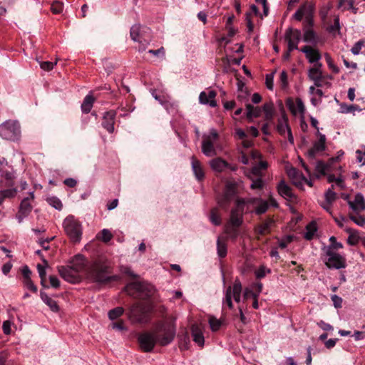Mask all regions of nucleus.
<instances>
[{"instance_id":"f257e3e1","label":"nucleus","mask_w":365,"mask_h":365,"mask_svg":"<svg viewBox=\"0 0 365 365\" xmlns=\"http://www.w3.org/2000/svg\"><path fill=\"white\" fill-rule=\"evenodd\" d=\"M110 267L106 262L96 260L90 267L87 272V278L93 282L107 283L120 279L118 275H110Z\"/></svg>"},{"instance_id":"f03ea898","label":"nucleus","mask_w":365,"mask_h":365,"mask_svg":"<svg viewBox=\"0 0 365 365\" xmlns=\"http://www.w3.org/2000/svg\"><path fill=\"white\" fill-rule=\"evenodd\" d=\"M153 312V302H139L130 307L128 317L133 323L145 324L151 321Z\"/></svg>"},{"instance_id":"7ed1b4c3","label":"nucleus","mask_w":365,"mask_h":365,"mask_svg":"<svg viewBox=\"0 0 365 365\" xmlns=\"http://www.w3.org/2000/svg\"><path fill=\"white\" fill-rule=\"evenodd\" d=\"M127 294L140 302H153L152 297L155 293L153 286L146 282H134L128 284L125 287Z\"/></svg>"},{"instance_id":"20e7f679","label":"nucleus","mask_w":365,"mask_h":365,"mask_svg":"<svg viewBox=\"0 0 365 365\" xmlns=\"http://www.w3.org/2000/svg\"><path fill=\"white\" fill-rule=\"evenodd\" d=\"M222 150L223 147L220 143V135L216 129L210 128L208 133L202 135V153L205 156H216Z\"/></svg>"},{"instance_id":"39448f33","label":"nucleus","mask_w":365,"mask_h":365,"mask_svg":"<svg viewBox=\"0 0 365 365\" xmlns=\"http://www.w3.org/2000/svg\"><path fill=\"white\" fill-rule=\"evenodd\" d=\"M65 232L73 242H79L82 236L81 222L73 215L67 216L63 222Z\"/></svg>"},{"instance_id":"423d86ee","label":"nucleus","mask_w":365,"mask_h":365,"mask_svg":"<svg viewBox=\"0 0 365 365\" xmlns=\"http://www.w3.org/2000/svg\"><path fill=\"white\" fill-rule=\"evenodd\" d=\"M21 135L20 125L16 120H8L0 125V135L2 138L15 141Z\"/></svg>"},{"instance_id":"0eeeda50","label":"nucleus","mask_w":365,"mask_h":365,"mask_svg":"<svg viewBox=\"0 0 365 365\" xmlns=\"http://www.w3.org/2000/svg\"><path fill=\"white\" fill-rule=\"evenodd\" d=\"M324 252V263L328 268L340 269L346 267V258L333 250L331 247H326Z\"/></svg>"},{"instance_id":"6e6552de","label":"nucleus","mask_w":365,"mask_h":365,"mask_svg":"<svg viewBox=\"0 0 365 365\" xmlns=\"http://www.w3.org/2000/svg\"><path fill=\"white\" fill-rule=\"evenodd\" d=\"M175 336V318L173 316L166 317L161 321V346L170 344Z\"/></svg>"},{"instance_id":"1a4fd4ad","label":"nucleus","mask_w":365,"mask_h":365,"mask_svg":"<svg viewBox=\"0 0 365 365\" xmlns=\"http://www.w3.org/2000/svg\"><path fill=\"white\" fill-rule=\"evenodd\" d=\"M159 338L157 331H145L138 336V342L140 350L144 352H151Z\"/></svg>"},{"instance_id":"9d476101","label":"nucleus","mask_w":365,"mask_h":365,"mask_svg":"<svg viewBox=\"0 0 365 365\" xmlns=\"http://www.w3.org/2000/svg\"><path fill=\"white\" fill-rule=\"evenodd\" d=\"M247 202L243 198H237L235 201V206L230 212L228 223L234 226L240 227L243 222V215L245 206Z\"/></svg>"},{"instance_id":"9b49d317","label":"nucleus","mask_w":365,"mask_h":365,"mask_svg":"<svg viewBox=\"0 0 365 365\" xmlns=\"http://www.w3.org/2000/svg\"><path fill=\"white\" fill-rule=\"evenodd\" d=\"M242 289V287L241 282L240 280L236 279L232 287L229 286L227 288L225 296L222 302L223 305L226 304L230 309H232L233 304L232 298L233 297L236 302H240Z\"/></svg>"},{"instance_id":"f8f14e48","label":"nucleus","mask_w":365,"mask_h":365,"mask_svg":"<svg viewBox=\"0 0 365 365\" xmlns=\"http://www.w3.org/2000/svg\"><path fill=\"white\" fill-rule=\"evenodd\" d=\"M34 199V192H30L29 193V196L24 197L19 205V211L16 215V218L18 220L19 223H21L23 220L29 216L32 210V205L31 204V201Z\"/></svg>"},{"instance_id":"ddd939ff","label":"nucleus","mask_w":365,"mask_h":365,"mask_svg":"<svg viewBox=\"0 0 365 365\" xmlns=\"http://www.w3.org/2000/svg\"><path fill=\"white\" fill-rule=\"evenodd\" d=\"M94 262L95 261L88 264L87 259L83 255H76L71 260V264L69 266H71L80 274L81 273H84L87 276L88 270Z\"/></svg>"},{"instance_id":"4468645a","label":"nucleus","mask_w":365,"mask_h":365,"mask_svg":"<svg viewBox=\"0 0 365 365\" xmlns=\"http://www.w3.org/2000/svg\"><path fill=\"white\" fill-rule=\"evenodd\" d=\"M58 271L61 277L70 283L76 284L81 281V274L69 265L58 267Z\"/></svg>"},{"instance_id":"2eb2a0df","label":"nucleus","mask_w":365,"mask_h":365,"mask_svg":"<svg viewBox=\"0 0 365 365\" xmlns=\"http://www.w3.org/2000/svg\"><path fill=\"white\" fill-rule=\"evenodd\" d=\"M302 37L301 31L298 29L289 28L287 29L284 34V39L288 43L289 51H293L298 48V43Z\"/></svg>"},{"instance_id":"dca6fc26","label":"nucleus","mask_w":365,"mask_h":365,"mask_svg":"<svg viewBox=\"0 0 365 365\" xmlns=\"http://www.w3.org/2000/svg\"><path fill=\"white\" fill-rule=\"evenodd\" d=\"M235 195L234 185L232 183L227 184L224 194L217 200L218 205L223 209H227Z\"/></svg>"},{"instance_id":"f3484780","label":"nucleus","mask_w":365,"mask_h":365,"mask_svg":"<svg viewBox=\"0 0 365 365\" xmlns=\"http://www.w3.org/2000/svg\"><path fill=\"white\" fill-rule=\"evenodd\" d=\"M247 203L251 204L255 207V212L257 215L265 213L269 208L268 201L261 197H252L246 200Z\"/></svg>"},{"instance_id":"a211bd4d","label":"nucleus","mask_w":365,"mask_h":365,"mask_svg":"<svg viewBox=\"0 0 365 365\" xmlns=\"http://www.w3.org/2000/svg\"><path fill=\"white\" fill-rule=\"evenodd\" d=\"M317 135L319 137L318 140L314 143L313 147L307 152V156L312 159H314L315 158L316 154L317 153L324 151L326 148L325 135L319 133V130L317 131Z\"/></svg>"},{"instance_id":"6ab92c4d","label":"nucleus","mask_w":365,"mask_h":365,"mask_svg":"<svg viewBox=\"0 0 365 365\" xmlns=\"http://www.w3.org/2000/svg\"><path fill=\"white\" fill-rule=\"evenodd\" d=\"M116 112L110 110L104 113L102 120V126L109 133L114 132V125L115 120Z\"/></svg>"},{"instance_id":"aec40b11","label":"nucleus","mask_w":365,"mask_h":365,"mask_svg":"<svg viewBox=\"0 0 365 365\" xmlns=\"http://www.w3.org/2000/svg\"><path fill=\"white\" fill-rule=\"evenodd\" d=\"M312 7L310 5H302L293 15V17L297 20L301 21L303 16H306V21L309 25L312 24Z\"/></svg>"},{"instance_id":"412c9836","label":"nucleus","mask_w":365,"mask_h":365,"mask_svg":"<svg viewBox=\"0 0 365 365\" xmlns=\"http://www.w3.org/2000/svg\"><path fill=\"white\" fill-rule=\"evenodd\" d=\"M287 106L291 113L294 115H296L297 113H299L302 115L304 114L305 106L301 98H297L295 102H294L292 99H289L287 101Z\"/></svg>"},{"instance_id":"4be33fe9","label":"nucleus","mask_w":365,"mask_h":365,"mask_svg":"<svg viewBox=\"0 0 365 365\" xmlns=\"http://www.w3.org/2000/svg\"><path fill=\"white\" fill-rule=\"evenodd\" d=\"M216 95L215 91H209L208 93L202 91L199 96V102L201 104H209L212 108L216 107L217 103L215 100Z\"/></svg>"},{"instance_id":"5701e85b","label":"nucleus","mask_w":365,"mask_h":365,"mask_svg":"<svg viewBox=\"0 0 365 365\" xmlns=\"http://www.w3.org/2000/svg\"><path fill=\"white\" fill-rule=\"evenodd\" d=\"M274 224V221L272 218H267L261 224L255 228V232L257 235H264L271 232L272 227Z\"/></svg>"},{"instance_id":"b1692460","label":"nucleus","mask_w":365,"mask_h":365,"mask_svg":"<svg viewBox=\"0 0 365 365\" xmlns=\"http://www.w3.org/2000/svg\"><path fill=\"white\" fill-rule=\"evenodd\" d=\"M300 51L305 54L306 58L311 63H317L318 61L321 58V55L319 51L311 46H305L302 47Z\"/></svg>"},{"instance_id":"393cba45","label":"nucleus","mask_w":365,"mask_h":365,"mask_svg":"<svg viewBox=\"0 0 365 365\" xmlns=\"http://www.w3.org/2000/svg\"><path fill=\"white\" fill-rule=\"evenodd\" d=\"M349 207L356 212L365 210V201L362 194L357 193L353 201L349 200Z\"/></svg>"},{"instance_id":"a878e982","label":"nucleus","mask_w":365,"mask_h":365,"mask_svg":"<svg viewBox=\"0 0 365 365\" xmlns=\"http://www.w3.org/2000/svg\"><path fill=\"white\" fill-rule=\"evenodd\" d=\"M192 340L200 346H203L205 338L202 327L198 324H192L191 327Z\"/></svg>"},{"instance_id":"bb28decb","label":"nucleus","mask_w":365,"mask_h":365,"mask_svg":"<svg viewBox=\"0 0 365 365\" xmlns=\"http://www.w3.org/2000/svg\"><path fill=\"white\" fill-rule=\"evenodd\" d=\"M145 29L142 27L140 25H134L131 27L130 35L134 41L139 42L140 43H143V41H146V39L144 36L143 32Z\"/></svg>"},{"instance_id":"cd10ccee","label":"nucleus","mask_w":365,"mask_h":365,"mask_svg":"<svg viewBox=\"0 0 365 365\" xmlns=\"http://www.w3.org/2000/svg\"><path fill=\"white\" fill-rule=\"evenodd\" d=\"M209 165L215 172L222 173L227 169L229 163L222 158L218 157L211 160Z\"/></svg>"},{"instance_id":"c85d7f7f","label":"nucleus","mask_w":365,"mask_h":365,"mask_svg":"<svg viewBox=\"0 0 365 365\" xmlns=\"http://www.w3.org/2000/svg\"><path fill=\"white\" fill-rule=\"evenodd\" d=\"M277 190L279 194L287 200H291L295 198V195L292 192L291 187L285 183L284 180H282L278 186Z\"/></svg>"},{"instance_id":"c756f323","label":"nucleus","mask_w":365,"mask_h":365,"mask_svg":"<svg viewBox=\"0 0 365 365\" xmlns=\"http://www.w3.org/2000/svg\"><path fill=\"white\" fill-rule=\"evenodd\" d=\"M192 169L197 180H201L204 178L205 173L201 163L194 156L191 158Z\"/></svg>"},{"instance_id":"7c9ffc66","label":"nucleus","mask_w":365,"mask_h":365,"mask_svg":"<svg viewBox=\"0 0 365 365\" xmlns=\"http://www.w3.org/2000/svg\"><path fill=\"white\" fill-rule=\"evenodd\" d=\"M246 116L250 121H252L254 118H257L261 115L262 108L258 106H254L250 103L246 105Z\"/></svg>"},{"instance_id":"2f4dec72","label":"nucleus","mask_w":365,"mask_h":365,"mask_svg":"<svg viewBox=\"0 0 365 365\" xmlns=\"http://www.w3.org/2000/svg\"><path fill=\"white\" fill-rule=\"evenodd\" d=\"M41 299L42 301L49 307L51 311L54 312H57L59 309L58 305L57 302L49 297L48 294L43 292H41L40 293Z\"/></svg>"},{"instance_id":"473e14b6","label":"nucleus","mask_w":365,"mask_h":365,"mask_svg":"<svg viewBox=\"0 0 365 365\" xmlns=\"http://www.w3.org/2000/svg\"><path fill=\"white\" fill-rule=\"evenodd\" d=\"M322 64L319 63H316L312 68L308 71V77L310 80H318L322 78V73L320 69Z\"/></svg>"},{"instance_id":"72a5a7b5","label":"nucleus","mask_w":365,"mask_h":365,"mask_svg":"<svg viewBox=\"0 0 365 365\" xmlns=\"http://www.w3.org/2000/svg\"><path fill=\"white\" fill-rule=\"evenodd\" d=\"M95 101V98L91 94L87 95L83 101V103L81 104V110L84 113H88L93 105V103Z\"/></svg>"},{"instance_id":"f704fd0d","label":"nucleus","mask_w":365,"mask_h":365,"mask_svg":"<svg viewBox=\"0 0 365 365\" xmlns=\"http://www.w3.org/2000/svg\"><path fill=\"white\" fill-rule=\"evenodd\" d=\"M287 175L288 176L292 179L293 180H297L298 179L302 178L309 186L312 187V183L311 181H309L307 179H306L302 173H300L296 168H291L290 169L287 170Z\"/></svg>"},{"instance_id":"c9c22d12","label":"nucleus","mask_w":365,"mask_h":365,"mask_svg":"<svg viewBox=\"0 0 365 365\" xmlns=\"http://www.w3.org/2000/svg\"><path fill=\"white\" fill-rule=\"evenodd\" d=\"M345 230L349 234L347 239L348 244L350 245H356L360 240L359 232L351 228H346Z\"/></svg>"},{"instance_id":"e433bc0d","label":"nucleus","mask_w":365,"mask_h":365,"mask_svg":"<svg viewBox=\"0 0 365 365\" xmlns=\"http://www.w3.org/2000/svg\"><path fill=\"white\" fill-rule=\"evenodd\" d=\"M277 131L281 134L284 135L286 133L288 132V130H291L288 123H287V118L285 115H283L282 118L278 120Z\"/></svg>"},{"instance_id":"4c0bfd02","label":"nucleus","mask_w":365,"mask_h":365,"mask_svg":"<svg viewBox=\"0 0 365 365\" xmlns=\"http://www.w3.org/2000/svg\"><path fill=\"white\" fill-rule=\"evenodd\" d=\"M264 113V118L267 120H271L273 118L274 109L272 102H268L264 104L262 112Z\"/></svg>"},{"instance_id":"58836bf2","label":"nucleus","mask_w":365,"mask_h":365,"mask_svg":"<svg viewBox=\"0 0 365 365\" xmlns=\"http://www.w3.org/2000/svg\"><path fill=\"white\" fill-rule=\"evenodd\" d=\"M217 255L220 257L223 258L227 255V245L225 239L219 237L217 240Z\"/></svg>"},{"instance_id":"ea45409f","label":"nucleus","mask_w":365,"mask_h":365,"mask_svg":"<svg viewBox=\"0 0 365 365\" xmlns=\"http://www.w3.org/2000/svg\"><path fill=\"white\" fill-rule=\"evenodd\" d=\"M317 230V224L314 222H311L306 227V232L304 235V238L307 240H311L313 239Z\"/></svg>"},{"instance_id":"a19ab883","label":"nucleus","mask_w":365,"mask_h":365,"mask_svg":"<svg viewBox=\"0 0 365 365\" xmlns=\"http://www.w3.org/2000/svg\"><path fill=\"white\" fill-rule=\"evenodd\" d=\"M17 190L16 188H9L0 191V205L6 198H12L16 195Z\"/></svg>"},{"instance_id":"79ce46f5","label":"nucleus","mask_w":365,"mask_h":365,"mask_svg":"<svg viewBox=\"0 0 365 365\" xmlns=\"http://www.w3.org/2000/svg\"><path fill=\"white\" fill-rule=\"evenodd\" d=\"M124 313V309L122 307H117L110 309L108 313L109 319L113 321L120 317Z\"/></svg>"},{"instance_id":"37998d69","label":"nucleus","mask_w":365,"mask_h":365,"mask_svg":"<svg viewBox=\"0 0 365 365\" xmlns=\"http://www.w3.org/2000/svg\"><path fill=\"white\" fill-rule=\"evenodd\" d=\"M238 227H239L234 226L230 223H227V225L225 227V232L229 236V237L232 239H235L239 235V232L237 230Z\"/></svg>"},{"instance_id":"c03bdc74","label":"nucleus","mask_w":365,"mask_h":365,"mask_svg":"<svg viewBox=\"0 0 365 365\" xmlns=\"http://www.w3.org/2000/svg\"><path fill=\"white\" fill-rule=\"evenodd\" d=\"M257 178H253L252 177H249L252 181L250 185V188L252 190L259 189L261 190L263 188L264 185V182L262 178V176H257Z\"/></svg>"},{"instance_id":"a18cd8bd","label":"nucleus","mask_w":365,"mask_h":365,"mask_svg":"<svg viewBox=\"0 0 365 365\" xmlns=\"http://www.w3.org/2000/svg\"><path fill=\"white\" fill-rule=\"evenodd\" d=\"M47 202L57 210H61L63 208V204L59 198L56 196L48 197L46 199Z\"/></svg>"},{"instance_id":"49530a36","label":"nucleus","mask_w":365,"mask_h":365,"mask_svg":"<svg viewBox=\"0 0 365 365\" xmlns=\"http://www.w3.org/2000/svg\"><path fill=\"white\" fill-rule=\"evenodd\" d=\"M303 39L307 43H314L316 41V35L311 29H306L304 32Z\"/></svg>"},{"instance_id":"de8ad7c7","label":"nucleus","mask_w":365,"mask_h":365,"mask_svg":"<svg viewBox=\"0 0 365 365\" xmlns=\"http://www.w3.org/2000/svg\"><path fill=\"white\" fill-rule=\"evenodd\" d=\"M268 165L266 161H260L257 165L254 166L252 169V173L254 175H262L261 170L267 169Z\"/></svg>"},{"instance_id":"09e8293b","label":"nucleus","mask_w":365,"mask_h":365,"mask_svg":"<svg viewBox=\"0 0 365 365\" xmlns=\"http://www.w3.org/2000/svg\"><path fill=\"white\" fill-rule=\"evenodd\" d=\"M334 185H332L331 188H329L324 194L326 202L328 204H331L336 198V194L333 191Z\"/></svg>"},{"instance_id":"8fccbe9b","label":"nucleus","mask_w":365,"mask_h":365,"mask_svg":"<svg viewBox=\"0 0 365 365\" xmlns=\"http://www.w3.org/2000/svg\"><path fill=\"white\" fill-rule=\"evenodd\" d=\"M210 220L215 225H220L221 224V217L218 214L217 208H214L211 210Z\"/></svg>"},{"instance_id":"3c124183","label":"nucleus","mask_w":365,"mask_h":365,"mask_svg":"<svg viewBox=\"0 0 365 365\" xmlns=\"http://www.w3.org/2000/svg\"><path fill=\"white\" fill-rule=\"evenodd\" d=\"M43 265L38 264L37 265V269L41 279H46V267L48 266V262L45 259H42Z\"/></svg>"},{"instance_id":"603ef678","label":"nucleus","mask_w":365,"mask_h":365,"mask_svg":"<svg viewBox=\"0 0 365 365\" xmlns=\"http://www.w3.org/2000/svg\"><path fill=\"white\" fill-rule=\"evenodd\" d=\"M209 324H210V329L213 331H216L219 330V329L220 328L221 324H222L221 322L219 319H217L213 317H210Z\"/></svg>"},{"instance_id":"864d4df0","label":"nucleus","mask_w":365,"mask_h":365,"mask_svg":"<svg viewBox=\"0 0 365 365\" xmlns=\"http://www.w3.org/2000/svg\"><path fill=\"white\" fill-rule=\"evenodd\" d=\"M350 220L359 226L363 227L365 225V217L362 215H350Z\"/></svg>"},{"instance_id":"5fc2aeb1","label":"nucleus","mask_w":365,"mask_h":365,"mask_svg":"<svg viewBox=\"0 0 365 365\" xmlns=\"http://www.w3.org/2000/svg\"><path fill=\"white\" fill-rule=\"evenodd\" d=\"M354 110H360V108L357 106L351 105L347 106L346 104L341 105V112L343 113H348Z\"/></svg>"},{"instance_id":"6e6d98bb","label":"nucleus","mask_w":365,"mask_h":365,"mask_svg":"<svg viewBox=\"0 0 365 365\" xmlns=\"http://www.w3.org/2000/svg\"><path fill=\"white\" fill-rule=\"evenodd\" d=\"M51 9L54 14H60L63 10V5L61 2L54 1L51 5Z\"/></svg>"},{"instance_id":"4d7b16f0","label":"nucleus","mask_w":365,"mask_h":365,"mask_svg":"<svg viewBox=\"0 0 365 365\" xmlns=\"http://www.w3.org/2000/svg\"><path fill=\"white\" fill-rule=\"evenodd\" d=\"M24 284L25 287L31 290V292L36 293L37 292V287L34 284L31 279H27L24 280Z\"/></svg>"},{"instance_id":"13d9d810","label":"nucleus","mask_w":365,"mask_h":365,"mask_svg":"<svg viewBox=\"0 0 365 365\" xmlns=\"http://www.w3.org/2000/svg\"><path fill=\"white\" fill-rule=\"evenodd\" d=\"M39 64H40V67L41 69L48 71H51L53 69V66H54V64H56V62H55L53 63V62H51V61H43V62H39Z\"/></svg>"},{"instance_id":"bf43d9fd","label":"nucleus","mask_w":365,"mask_h":365,"mask_svg":"<svg viewBox=\"0 0 365 365\" xmlns=\"http://www.w3.org/2000/svg\"><path fill=\"white\" fill-rule=\"evenodd\" d=\"M112 238V234L107 229H103L101 231V239L103 242H109Z\"/></svg>"},{"instance_id":"052dcab7","label":"nucleus","mask_w":365,"mask_h":365,"mask_svg":"<svg viewBox=\"0 0 365 365\" xmlns=\"http://www.w3.org/2000/svg\"><path fill=\"white\" fill-rule=\"evenodd\" d=\"M12 322L9 320L4 321L3 322L2 329L3 331L5 334L9 335L11 332V327Z\"/></svg>"},{"instance_id":"680f3d73","label":"nucleus","mask_w":365,"mask_h":365,"mask_svg":"<svg viewBox=\"0 0 365 365\" xmlns=\"http://www.w3.org/2000/svg\"><path fill=\"white\" fill-rule=\"evenodd\" d=\"M110 326L113 329H117L119 331H124V330L127 329L124 325L123 321H122V320H120V322H113L110 324Z\"/></svg>"},{"instance_id":"e2e57ef3","label":"nucleus","mask_w":365,"mask_h":365,"mask_svg":"<svg viewBox=\"0 0 365 365\" xmlns=\"http://www.w3.org/2000/svg\"><path fill=\"white\" fill-rule=\"evenodd\" d=\"M329 241L331 242V245L329 247H332V250H339L343 247V245L341 242H337L336 237L332 236L329 238Z\"/></svg>"},{"instance_id":"0e129e2a","label":"nucleus","mask_w":365,"mask_h":365,"mask_svg":"<svg viewBox=\"0 0 365 365\" xmlns=\"http://www.w3.org/2000/svg\"><path fill=\"white\" fill-rule=\"evenodd\" d=\"M327 62L329 68H331L334 73H337L339 72V68L335 66L329 56H326Z\"/></svg>"},{"instance_id":"69168bd1","label":"nucleus","mask_w":365,"mask_h":365,"mask_svg":"<svg viewBox=\"0 0 365 365\" xmlns=\"http://www.w3.org/2000/svg\"><path fill=\"white\" fill-rule=\"evenodd\" d=\"M331 300L333 302V304H334V306L336 307V308H340L341 307V305H342V299L334 294V295H332L331 296Z\"/></svg>"},{"instance_id":"338daca9","label":"nucleus","mask_w":365,"mask_h":365,"mask_svg":"<svg viewBox=\"0 0 365 365\" xmlns=\"http://www.w3.org/2000/svg\"><path fill=\"white\" fill-rule=\"evenodd\" d=\"M281 85L282 88H286L288 85L287 74L285 71H282L279 76Z\"/></svg>"},{"instance_id":"774afa93","label":"nucleus","mask_w":365,"mask_h":365,"mask_svg":"<svg viewBox=\"0 0 365 365\" xmlns=\"http://www.w3.org/2000/svg\"><path fill=\"white\" fill-rule=\"evenodd\" d=\"M121 272L126 274V275H128L130 276V277L133 278V279H135L137 277H138V276L137 274H135L130 267H123L121 268Z\"/></svg>"}]
</instances>
